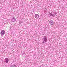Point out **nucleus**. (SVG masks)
<instances>
[{"instance_id": "nucleus-3", "label": "nucleus", "mask_w": 67, "mask_h": 67, "mask_svg": "<svg viewBox=\"0 0 67 67\" xmlns=\"http://www.w3.org/2000/svg\"><path fill=\"white\" fill-rule=\"evenodd\" d=\"M5 59V62H6V63H8V62H9V59L7 58H6Z\"/></svg>"}, {"instance_id": "nucleus-1", "label": "nucleus", "mask_w": 67, "mask_h": 67, "mask_svg": "<svg viewBox=\"0 0 67 67\" xmlns=\"http://www.w3.org/2000/svg\"><path fill=\"white\" fill-rule=\"evenodd\" d=\"M39 17L40 15L37 14H36L35 15V18L36 19H38V18H39Z\"/></svg>"}, {"instance_id": "nucleus-9", "label": "nucleus", "mask_w": 67, "mask_h": 67, "mask_svg": "<svg viewBox=\"0 0 67 67\" xmlns=\"http://www.w3.org/2000/svg\"><path fill=\"white\" fill-rule=\"evenodd\" d=\"M42 42V43H45V42H44V41H43V42Z\"/></svg>"}, {"instance_id": "nucleus-5", "label": "nucleus", "mask_w": 67, "mask_h": 67, "mask_svg": "<svg viewBox=\"0 0 67 67\" xmlns=\"http://www.w3.org/2000/svg\"><path fill=\"white\" fill-rule=\"evenodd\" d=\"M44 40L45 41V42H46V40H47V38L46 37L44 38H43Z\"/></svg>"}, {"instance_id": "nucleus-8", "label": "nucleus", "mask_w": 67, "mask_h": 67, "mask_svg": "<svg viewBox=\"0 0 67 67\" xmlns=\"http://www.w3.org/2000/svg\"><path fill=\"white\" fill-rule=\"evenodd\" d=\"M13 20H14V19H15V18L14 17H13Z\"/></svg>"}, {"instance_id": "nucleus-4", "label": "nucleus", "mask_w": 67, "mask_h": 67, "mask_svg": "<svg viewBox=\"0 0 67 67\" xmlns=\"http://www.w3.org/2000/svg\"><path fill=\"white\" fill-rule=\"evenodd\" d=\"M49 23L51 25H53V24H54V22L52 21H50Z\"/></svg>"}, {"instance_id": "nucleus-2", "label": "nucleus", "mask_w": 67, "mask_h": 67, "mask_svg": "<svg viewBox=\"0 0 67 67\" xmlns=\"http://www.w3.org/2000/svg\"><path fill=\"white\" fill-rule=\"evenodd\" d=\"M5 34V31L4 30H2L1 31V34L3 36L4 34Z\"/></svg>"}, {"instance_id": "nucleus-7", "label": "nucleus", "mask_w": 67, "mask_h": 67, "mask_svg": "<svg viewBox=\"0 0 67 67\" xmlns=\"http://www.w3.org/2000/svg\"><path fill=\"white\" fill-rule=\"evenodd\" d=\"M16 65H14L13 66V67H16Z\"/></svg>"}, {"instance_id": "nucleus-6", "label": "nucleus", "mask_w": 67, "mask_h": 67, "mask_svg": "<svg viewBox=\"0 0 67 67\" xmlns=\"http://www.w3.org/2000/svg\"><path fill=\"white\" fill-rule=\"evenodd\" d=\"M51 16H55V15L54 14H51Z\"/></svg>"}]
</instances>
